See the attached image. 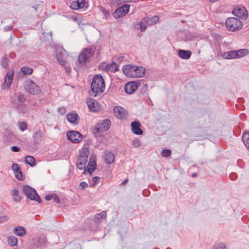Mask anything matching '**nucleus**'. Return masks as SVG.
I'll use <instances>...</instances> for the list:
<instances>
[{
  "mask_svg": "<svg viewBox=\"0 0 249 249\" xmlns=\"http://www.w3.org/2000/svg\"><path fill=\"white\" fill-rule=\"evenodd\" d=\"M18 100L20 103H24L26 100V98L22 94H19L18 96Z\"/></svg>",
  "mask_w": 249,
  "mask_h": 249,
  "instance_id": "nucleus-43",
  "label": "nucleus"
},
{
  "mask_svg": "<svg viewBox=\"0 0 249 249\" xmlns=\"http://www.w3.org/2000/svg\"><path fill=\"white\" fill-rule=\"evenodd\" d=\"M33 72V69L28 66H24L21 68V72L23 75L31 74Z\"/></svg>",
  "mask_w": 249,
  "mask_h": 249,
  "instance_id": "nucleus-31",
  "label": "nucleus"
},
{
  "mask_svg": "<svg viewBox=\"0 0 249 249\" xmlns=\"http://www.w3.org/2000/svg\"><path fill=\"white\" fill-rule=\"evenodd\" d=\"M9 219L7 215H0V223H3L7 221Z\"/></svg>",
  "mask_w": 249,
  "mask_h": 249,
  "instance_id": "nucleus-46",
  "label": "nucleus"
},
{
  "mask_svg": "<svg viewBox=\"0 0 249 249\" xmlns=\"http://www.w3.org/2000/svg\"><path fill=\"white\" fill-rule=\"evenodd\" d=\"M25 161L26 163L31 166H33L35 165V159L32 156H27L25 158Z\"/></svg>",
  "mask_w": 249,
  "mask_h": 249,
  "instance_id": "nucleus-35",
  "label": "nucleus"
},
{
  "mask_svg": "<svg viewBox=\"0 0 249 249\" xmlns=\"http://www.w3.org/2000/svg\"><path fill=\"white\" fill-rule=\"evenodd\" d=\"M53 194L47 195L45 197V200L47 201H49L53 198Z\"/></svg>",
  "mask_w": 249,
  "mask_h": 249,
  "instance_id": "nucleus-51",
  "label": "nucleus"
},
{
  "mask_svg": "<svg viewBox=\"0 0 249 249\" xmlns=\"http://www.w3.org/2000/svg\"><path fill=\"white\" fill-rule=\"evenodd\" d=\"M65 50L61 47H58L56 49V57L58 62L62 66L65 64L66 61L64 58L63 52Z\"/></svg>",
  "mask_w": 249,
  "mask_h": 249,
  "instance_id": "nucleus-17",
  "label": "nucleus"
},
{
  "mask_svg": "<svg viewBox=\"0 0 249 249\" xmlns=\"http://www.w3.org/2000/svg\"><path fill=\"white\" fill-rule=\"evenodd\" d=\"M110 125L111 121L109 119H105L102 122L96 124L92 129V132L96 137L97 134L108 130Z\"/></svg>",
  "mask_w": 249,
  "mask_h": 249,
  "instance_id": "nucleus-5",
  "label": "nucleus"
},
{
  "mask_svg": "<svg viewBox=\"0 0 249 249\" xmlns=\"http://www.w3.org/2000/svg\"><path fill=\"white\" fill-rule=\"evenodd\" d=\"M171 151L170 149H164L161 152V155L163 157H167L170 155Z\"/></svg>",
  "mask_w": 249,
  "mask_h": 249,
  "instance_id": "nucleus-40",
  "label": "nucleus"
},
{
  "mask_svg": "<svg viewBox=\"0 0 249 249\" xmlns=\"http://www.w3.org/2000/svg\"><path fill=\"white\" fill-rule=\"evenodd\" d=\"M38 5L33 6V8L35 9L36 11H37Z\"/></svg>",
  "mask_w": 249,
  "mask_h": 249,
  "instance_id": "nucleus-57",
  "label": "nucleus"
},
{
  "mask_svg": "<svg viewBox=\"0 0 249 249\" xmlns=\"http://www.w3.org/2000/svg\"><path fill=\"white\" fill-rule=\"evenodd\" d=\"M13 27L10 25L6 26L4 28L5 31L7 32L12 30Z\"/></svg>",
  "mask_w": 249,
  "mask_h": 249,
  "instance_id": "nucleus-52",
  "label": "nucleus"
},
{
  "mask_svg": "<svg viewBox=\"0 0 249 249\" xmlns=\"http://www.w3.org/2000/svg\"><path fill=\"white\" fill-rule=\"evenodd\" d=\"M128 181V179H125L122 182L123 184H125Z\"/></svg>",
  "mask_w": 249,
  "mask_h": 249,
  "instance_id": "nucleus-60",
  "label": "nucleus"
},
{
  "mask_svg": "<svg viewBox=\"0 0 249 249\" xmlns=\"http://www.w3.org/2000/svg\"><path fill=\"white\" fill-rule=\"evenodd\" d=\"M77 4L78 9L83 8L85 5V0H75Z\"/></svg>",
  "mask_w": 249,
  "mask_h": 249,
  "instance_id": "nucleus-36",
  "label": "nucleus"
},
{
  "mask_svg": "<svg viewBox=\"0 0 249 249\" xmlns=\"http://www.w3.org/2000/svg\"><path fill=\"white\" fill-rule=\"evenodd\" d=\"M115 115L120 120H125L128 116V112L125 108L120 106H116L113 108Z\"/></svg>",
  "mask_w": 249,
  "mask_h": 249,
  "instance_id": "nucleus-9",
  "label": "nucleus"
},
{
  "mask_svg": "<svg viewBox=\"0 0 249 249\" xmlns=\"http://www.w3.org/2000/svg\"><path fill=\"white\" fill-rule=\"evenodd\" d=\"M236 176L235 173H232L230 175V178L231 180H234L236 178Z\"/></svg>",
  "mask_w": 249,
  "mask_h": 249,
  "instance_id": "nucleus-54",
  "label": "nucleus"
},
{
  "mask_svg": "<svg viewBox=\"0 0 249 249\" xmlns=\"http://www.w3.org/2000/svg\"><path fill=\"white\" fill-rule=\"evenodd\" d=\"M235 53H237V58L243 57L248 54L249 51L247 49H240L235 51Z\"/></svg>",
  "mask_w": 249,
  "mask_h": 249,
  "instance_id": "nucleus-34",
  "label": "nucleus"
},
{
  "mask_svg": "<svg viewBox=\"0 0 249 249\" xmlns=\"http://www.w3.org/2000/svg\"><path fill=\"white\" fill-rule=\"evenodd\" d=\"M89 151L87 148H83L79 152L76 167L79 170H83L87 163Z\"/></svg>",
  "mask_w": 249,
  "mask_h": 249,
  "instance_id": "nucleus-3",
  "label": "nucleus"
},
{
  "mask_svg": "<svg viewBox=\"0 0 249 249\" xmlns=\"http://www.w3.org/2000/svg\"><path fill=\"white\" fill-rule=\"evenodd\" d=\"M13 200L15 202H18L21 200V197L19 196V192L18 188H15L11 192Z\"/></svg>",
  "mask_w": 249,
  "mask_h": 249,
  "instance_id": "nucleus-28",
  "label": "nucleus"
},
{
  "mask_svg": "<svg viewBox=\"0 0 249 249\" xmlns=\"http://www.w3.org/2000/svg\"><path fill=\"white\" fill-rule=\"evenodd\" d=\"M67 136L69 140L74 143H78L82 140L81 134L76 131H68Z\"/></svg>",
  "mask_w": 249,
  "mask_h": 249,
  "instance_id": "nucleus-10",
  "label": "nucleus"
},
{
  "mask_svg": "<svg viewBox=\"0 0 249 249\" xmlns=\"http://www.w3.org/2000/svg\"><path fill=\"white\" fill-rule=\"evenodd\" d=\"M65 71L67 73H70L71 71V68L70 67H66L65 68Z\"/></svg>",
  "mask_w": 249,
  "mask_h": 249,
  "instance_id": "nucleus-55",
  "label": "nucleus"
},
{
  "mask_svg": "<svg viewBox=\"0 0 249 249\" xmlns=\"http://www.w3.org/2000/svg\"><path fill=\"white\" fill-rule=\"evenodd\" d=\"M139 26H140V28L141 31L142 32H144V31H145L146 30V25L145 22H144L143 21L140 22Z\"/></svg>",
  "mask_w": 249,
  "mask_h": 249,
  "instance_id": "nucleus-45",
  "label": "nucleus"
},
{
  "mask_svg": "<svg viewBox=\"0 0 249 249\" xmlns=\"http://www.w3.org/2000/svg\"><path fill=\"white\" fill-rule=\"evenodd\" d=\"M122 1L124 2H131L133 1V0H122Z\"/></svg>",
  "mask_w": 249,
  "mask_h": 249,
  "instance_id": "nucleus-58",
  "label": "nucleus"
},
{
  "mask_svg": "<svg viewBox=\"0 0 249 249\" xmlns=\"http://www.w3.org/2000/svg\"><path fill=\"white\" fill-rule=\"evenodd\" d=\"M88 183L85 181H82L80 183L79 185V188L80 190H84L87 187H88Z\"/></svg>",
  "mask_w": 249,
  "mask_h": 249,
  "instance_id": "nucleus-42",
  "label": "nucleus"
},
{
  "mask_svg": "<svg viewBox=\"0 0 249 249\" xmlns=\"http://www.w3.org/2000/svg\"><path fill=\"white\" fill-rule=\"evenodd\" d=\"M11 150L13 152H18L20 150V148L17 146H13L11 147Z\"/></svg>",
  "mask_w": 249,
  "mask_h": 249,
  "instance_id": "nucleus-50",
  "label": "nucleus"
},
{
  "mask_svg": "<svg viewBox=\"0 0 249 249\" xmlns=\"http://www.w3.org/2000/svg\"><path fill=\"white\" fill-rule=\"evenodd\" d=\"M22 189L27 197L30 200H34L41 203V200L35 189L29 185H24L23 186Z\"/></svg>",
  "mask_w": 249,
  "mask_h": 249,
  "instance_id": "nucleus-4",
  "label": "nucleus"
},
{
  "mask_svg": "<svg viewBox=\"0 0 249 249\" xmlns=\"http://www.w3.org/2000/svg\"><path fill=\"white\" fill-rule=\"evenodd\" d=\"M14 77V74L13 73L7 74L5 78V83H6V85L8 87H9L11 86V84L13 81Z\"/></svg>",
  "mask_w": 249,
  "mask_h": 249,
  "instance_id": "nucleus-33",
  "label": "nucleus"
},
{
  "mask_svg": "<svg viewBox=\"0 0 249 249\" xmlns=\"http://www.w3.org/2000/svg\"><path fill=\"white\" fill-rule=\"evenodd\" d=\"M24 88L27 92L33 95H37L41 92V89L33 80H27L24 83Z\"/></svg>",
  "mask_w": 249,
  "mask_h": 249,
  "instance_id": "nucleus-6",
  "label": "nucleus"
},
{
  "mask_svg": "<svg viewBox=\"0 0 249 249\" xmlns=\"http://www.w3.org/2000/svg\"><path fill=\"white\" fill-rule=\"evenodd\" d=\"M2 67L6 68L8 66V59L7 58H3L1 62Z\"/></svg>",
  "mask_w": 249,
  "mask_h": 249,
  "instance_id": "nucleus-41",
  "label": "nucleus"
},
{
  "mask_svg": "<svg viewBox=\"0 0 249 249\" xmlns=\"http://www.w3.org/2000/svg\"><path fill=\"white\" fill-rule=\"evenodd\" d=\"M104 158L106 163L111 164L114 162L115 156L111 152L106 151L104 152Z\"/></svg>",
  "mask_w": 249,
  "mask_h": 249,
  "instance_id": "nucleus-20",
  "label": "nucleus"
},
{
  "mask_svg": "<svg viewBox=\"0 0 249 249\" xmlns=\"http://www.w3.org/2000/svg\"><path fill=\"white\" fill-rule=\"evenodd\" d=\"M135 66L131 64H128L123 66L122 68L124 73L127 77L133 78L134 75V71Z\"/></svg>",
  "mask_w": 249,
  "mask_h": 249,
  "instance_id": "nucleus-16",
  "label": "nucleus"
},
{
  "mask_svg": "<svg viewBox=\"0 0 249 249\" xmlns=\"http://www.w3.org/2000/svg\"><path fill=\"white\" fill-rule=\"evenodd\" d=\"M84 170L83 171V174H86V172L87 171V169L85 167V168H84Z\"/></svg>",
  "mask_w": 249,
  "mask_h": 249,
  "instance_id": "nucleus-61",
  "label": "nucleus"
},
{
  "mask_svg": "<svg viewBox=\"0 0 249 249\" xmlns=\"http://www.w3.org/2000/svg\"><path fill=\"white\" fill-rule=\"evenodd\" d=\"M141 142L138 139H135L133 141L132 145L135 147H138L141 146Z\"/></svg>",
  "mask_w": 249,
  "mask_h": 249,
  "instance_id": "nucleus-44",
  "label": "nucleus"
},
{
  "mask_svg": "<svg viewBox=\"0 0 249 249\" xmlns=\"http://www.w3.org/2000/svg\"><path fill=\"white\" fill-rule=\"evenodd\" d=\"M14 233L18 236H23L26 233L25 229L21 226L15 227L14 229Z\"/></svg>",
  "mask_w": 249,
  "mask_h": 249,
  "instance_id": "nucleus-25",
  "label": "nucleus"
},
{
  "mask_svg": "<svg viewBox=\"0 0 249 249\" xmlns=\"http://www.w3.org/2000/svg\"><path fill=\"white\" fill-rule=\"evenodd\" d=\"M94 50L91 48H85L79 55L78 59L79 63L84 65L94 54Z\"/></svg>",
  "mask_w": 249,
  "mask_h": 249,
  "instance_id": "nucleus-7",
  "label": "nucleus"
},
{
  "mask_svg": "<svg viewBox=\"0 0 249 249\" xmlns=\"http://www.w3.org/2000/svg\"><path fill=\"white\" fill-rule=\"evenodd\" d=\"M12 56H13V55H12V56L10 55V57H12Z\"/></svg>",
  "mask_w": 249,
  "mask_h": 249,
  "instance_id": "nucleus-64",
  "label": "nucleus"
},
{
  "mask_svg": "<svg viewBox=\"0 0 249 249\" xmlns=\"http://www.w3.org/2000/svg\"><path fill=\"white\" fill-rule=\"evenodd\" d=\"M192 52L189 50H178V55L183 59H188L190 58Z\"/></svg>",
  "mask_w": 249,
  "mask_h": 249,
  "instance_id": "nucleus-22",
  "label": "nucleus"
},
{
  "mask_svg": "<svg viewBox=\"0 0 249 249\" xmlns=\"http://www.w3.org/2000/svg\"><path fill=\"white\" fill-rule=\"evenodd\" d=\"M156 18H157V22H158V20H159V17H158V16H156Z\"/></svg>",
  "mask_w": 249,
  "mask_h": 249,
  "instance_id": "nucleus-62",
  "label": "nucleus"
},
{
  "mask_svg": "<svg viewBox=\"0 0 249 249\" xmlns=\"http://www.w3.org/2000/svg\"><path fill=\"white\" fill-rule=\"evenodd\" d=\"M137 84L135 82H131L126 83L124 86V91L126 93L132 94L137 89Z\"/></svg>",
  "mask_w": 249,
  "mask_h": 249,
  "instance_id": "nucleus-18",
  "label": "nucleus"
},
{
  "mask_svg": "<svg viewBox=\"0 0 249 249\" xmlns=\"http://www.w3.org/2000/svg\"><path fill=\"white\" fill-rule=\"evenodd\" d=\"M143 20L148 25H152L156 23V16L145 17Z\"/></svg>",
  "mask_w": 249,
  "mask_h": 249,
  "instance_id": "nucleus-32",
  "label": "nucleus"
},
{
  "mask_svg": "<svg viewBox=\"0 0 249 249\" xmlns=\"http://www.w3.org/2000/svg\"><path fill=\"white\" fill-rule=\"evenodd\" d=\"M55 202L56 203H59L60 202V200L58 196L55 194H53V198Z\"/></svg>",
  "mask_w": 249,
  "mask_h": 249,
  "instance_id": "nucleus-49",
  "label": "nucleus"
},
{
  "mask_svg": "<svg viewBox=\"0 0 249 249\" xmlns=\"http://www.w3.org/2000/svg\"><path fill=\"white\" fill-rule=\"evenodd\" d=\"M78 118L77 114L74 112L68 113L67 115L68 121L72 124H77L78 123V121H77Z\"/></svg>",
  "mask_w": 249,
  "mask_h": 249,
  "instance_id": "nucleus-23",
  "label": "nucleus"
},
{
  "mask_svg": "<svg viewBox=\"0 0 249 249\" xmlns=\"http://www.w3.org/2000/svg\"><path fill=\"white\" fill-rule=\"evenodd\" d=\"M86 103L89 109L93 112H96L101 109V105L94 99L87 98L86 99Z\"/></svg>",
  "mask_w": 249,
  "mask_h": 249,
  "instance_id": "nucleus-12",
  "label": "nucleus"
},
{
  "mask_svg": "<svg viewBox=\"0 0 249 249\" xmlns=\"http://www.w3.org/2000/svg\"><path fill=\"white\" fill-rule=\"evenodd\" d=\"M197 176V174L196 173H194L192 175V177H193V178H196V177Z\"/></svg>",
  "mask_w": 249,
  "mask_h": 249,
  "instance_id": "nucleus-59",
  "label": "nucleus"
},
{
  "mask_svg": "<svg viewBox=\"0 0 249 249\" xmlns=\"http://www.w3.org/2000/svg\"><path fill=\"white\" fill-rule=\"evenodd\" d=\"M34 240L35 241L34 244L36 245V249L41 248L46 246L47 239L46 236L44 235H40L38 237L34 238Z\"/></svg>",
  "mask_w": 249,
  "mask_h": 249,
  "instance_id": "nucleus-15",
  "label": "nucleus"
},
{
  "mask_svg": "<svg viewBox=\"0 0 249 249\" xmlns=\"http://www.w3.org/2000/svg\"><path fill=\"white\" fill-rule=\"evenodd\" d=\"M106 216V212L102 211L100 213H97L95 215V222L96 223H100V220L105 218Z\"/></svg>",
  "mask_w": 249,
  "mask_h": 249,
  "instance_id": "nucleus-29",
  "label": "nucleus"
},
{
  "mask_svg": "<svg viewBox=\"0 0 249 249\" xmlns=\"http://www.w3.org/2000/svg\"><path fill=\"white\" fill-rule=\"evenodd\" d=\"M145 69L143 67L135 66L133 78H139L142 77L144 74Z\"/></svg>",
  "mask_w": 249,
  "mask_h": 249,
  "instance_id": "nucleus-21",
  "label": "nucleus"
},
{
  "mask_svg": "<svg viewBox=\"0 0 249 249\" xmlns=\"http://www.w3.org/2000/svg\"><path fill=\"white\" fill-rule=\"evenodd\" d=\"M15 177L19 180H22L23 179V176L22 174L21 171L20 170L14 173Z\"/></svg>",
  "mask_w": 249,
  "mask_h": 249,
  "instance_id": "nucleus-39",
  "label": "nucleus"
},
{
  "mask_svg": "<svg viewBox=\"0 0 249 249\" xmlns=\"http://www.w3.org/2000/svg\"><path fill=\"white\" fill-rule=\"evenodd\" d=\"M70 7L73 10H78L75 0H73L70 3Z\"/></svg>",
  "mask_w": 249,
  "mask_h": 249,
  "instance_id": "nucleus-48",
  "label": "nucleus"
},
{
  "mask_svg": "<svg viewBox=\"0 0 249 249\" xmlns=\"http://www.w3.org/2000/svg\"><path fill=\"white\" fill-rule=\"evenodd\" d=\"M19 129L21 131H24L27 129V124L25 122H21L18 123Z\"/></svg>",
  "mask_w": 249,
  "mask_h": 249,
  "instance_id": "nucleus-37",
  "label": "nucleus"
},
{
  "mask_svg": "<svg viewBox=\"0 0 249 249\" xmlns=\"http://www.w3.org/2000/svg\"><path fill=\"white\" fill-rule=\"evenodd\" d=\"M225 24L228 31L236 32L241 30L243 27V23L237 18L230 17L227 18Z\"/></svg>",
  "mask_w": 249,
  "mask_h": 249,
  "instance_id": "nucleus-2",
  "label": "nucleus"
},
{
  "mask_svg": "<svg viewBox=\"0 0 249 249\" xmlns=\"http://www.w3.org/2000/svg\"><path fill=\"white\" fill-rule=\"evenodd\" d=\"M59 111H60V112L62 111V112L64 113L66 111V109L64 107H61V108H60Z\"/></svg>",
  "mask_w": 249,
  "mask_h": 249,
  "instance_id": "nucleus-56",
  "label": "nucleus"
},
{
  "mask_svg": "<svg viewBox=\"0 0 249 249\" xmlns=\"http://www.w3.org/2000/svg\"><path fill=\"white\" fill-rule=\"evenodd\" d=\"M96 167V163L95 161H91L89 160L87 166L86 167L87 169V171L90 175L92 173V172L95 169Z\"/></svg>",
  "mask_w": 249,
  "mask_h": 249,
  "instance_id": "nucleus-27",
  "label": "nucleus"
},
{
  "mask_svg": "<svg viewBox=\"0 0 249 249\" xmlns=\"http://www.w3.org/2000/svg\"><path fill=\"white\" fill-rule=\"evenodd\" d=\"M33 137L34 143L38 144L44 139V133L42 131L39 129L34 133Z\"/></svg>",
  "mask_w": 249,
  "mask_h": 249,
  "instance_id": "nucleus-19",
  "label": "nucleus"
},
{
  "mask_svg": "<svg viewBox=\"0 0 249 249\" xmlns=\"http://www.w3.org/2000/svg\"><path fill=\"white\" fill-rule=\"evenodd\" d=\"M99 68L104 71L115 72L118 70V66L115 62L111 63H102L100 65Z\"/></svg>",
  "mask_w": 249,
  "mask_h": 249,
  "instance_id": "nucleus-11",
  "label": "nucleus"
},
{
  "mask_svg": "<svg viewBox=\"0 0 249 249\" xmlns=\"http://www.w3.org/2000/svg\"><path fill=\"white\" fill-rule=\"evenodd\" d=\"M130 5L125 4L118 8L112 14L113 16L116 18H119L124 17L129 11Z\"/></svg>",
  "mask_w": 249,
  "mask_h": 249,
  "instance_id": "nucleus-8",
  "label": "nucleus"
},
{
  "mask_svg": "<svg viewBox=\"0 0 249 249\" xmlns=\"http://www.w3.org/2000/svg\"><path fill=\"white\" fill-rule=\"evenodd\" d=\"M12 169L13 171L16 172L18 170H20L19 165L18 163H14L12 165Z\"/></svg>",
  "mask_w": 249,
  "mask_h": 249,
  "instance_id": "nucleus-47",
  "label": "nucleus"
},
{
  "mask_svg": "<svg viewBox=\"0 0 249 249\" xmlns=\"http://www.w3.org/2000/svg\"><path fill=\"white\" fill-rule=\"evenodd\" d=\"M2 209H3L2 207L0 205V211H1Z\"/></svg>",
  "mask_w": 249,
  "mask_h": 249,
  "instance_id": "nucleus-63",
  "label": "nucleus"
},
{
  "mask_svg": "<svg viewBox=\"0 0 249 249\" xmlns=\"http://www.w3.org/2000/svg\"><path fill=\"white\" fill-rule=\"evenodd\" d=\"M222 56L223 58L226 59L237 58V53H235V51H229L223 53Z\"/></svg>",
  "mask_w": 249,
  "mask_h": 249,
  "instance_id": "nucleus-24",
  "label": "nucleus"
},
{
  "mask_svg": "<svg viewBox=\"0 0 249 249\" xmlns=\"http://www.w3.org/2000/svg\"><path fill=\"white\" fill-rule=\"evenodd\" d=\"M99 180H100V178L98 177L95 176L93 178V181L94 182V184H96V183H98V182L99 181Z\"/></svg>",
  "mask_w": 249,
  "mask_h": 249,
  "instance_id": "nucleus-53",
  "label": "nucleus"
},
{
  "mask_svg": "<svg viewBox=\"0 0 249 249\" xmlns=\"http://www.w3.org/2000/svg\"><path fill=\"white\" fill-rule=\"evenodd\" d=\"M7 243L11 246H15L18 244L17 238L13 235L9 236L7 237Z\"/></svg>",
  "mask_w": 249,
  "mask_h": 249,
  "instance_id": "nucleus-30",
  "label": "nucleus"
},
{
  "mask_svg": "<svg viewBox=\"0 0 249 249\" xmlns=\"http://www.w3.org/2000/svg\"><path fill=\"white\" fill-rule=\"evenodd\" d=\"M232 13L239 18H247L248 13L244 7H235L232 11Z\"/></svg>",
  "mask_w": 249,
  "mask_h": 249,
  "instance_id": "nucleus-13",
  "label": "nucleus"
},
{
  "mask_svg": "<svg viewBox=\"0 0 249 249\" xmlns=\"http://www.w3.org/2000/svg\"><path fill=\"white\" fill-rule=\"evenodd\" d=\"M242 140L245 146L249 151V131H245L242 135Z\"/></svg>",
  "mask_w": 249,
  "mask_h": 249,
  "instance_id": "nucleus-26",
  "label": "nucleus"
},
{
  "mask_svg": "<svg viewBox=\"0 0 249 249\" xmlns=\"http://www.w3.org/2000/svg\"><path fill=\"white\" fill-rule=\"evenodd\" d=\"M213 249H227L226 246L222 243H219L214 245Z\"/></svg>",
  "mask_w": 249,
  "mask_h": 249,
  "instance_id": "nucleus-38",
  "label": "nucleus"
},
{
  "mask_svg": "<svg viewBox=\"0 0 249 249\" xmlns=\"http://www.w3.org/2000/svg\"><path fill=\"white\" fill-rule=\"evenodd\" d=\"M131 131L135 135H141L143 134V131L141 129V124L140 122L134 121L131 124Z\"/></svg>",
  "mask_w": 249,
  "mask_h": 249,
  "instance_id": "nucleus-14",
  "label": "nucleus"
},
{
  "mask_svg": "<svg viewBox=\"0 0 249 249\" xmlns=\"http://www.w3.org/2000/svg\"><path fill=\"white\" fill-rule=\"evenodd\" d=\"M105 89V83L103 77L100 74L95 75L91 84V90L89 92V94L96 97L102 94Z\"/></svg>",
  "mask_w": 249,
  "mask_h": 249,
  "instance_id": "nucleus-1",
  "label": "nucleus"
}]
</instances>
